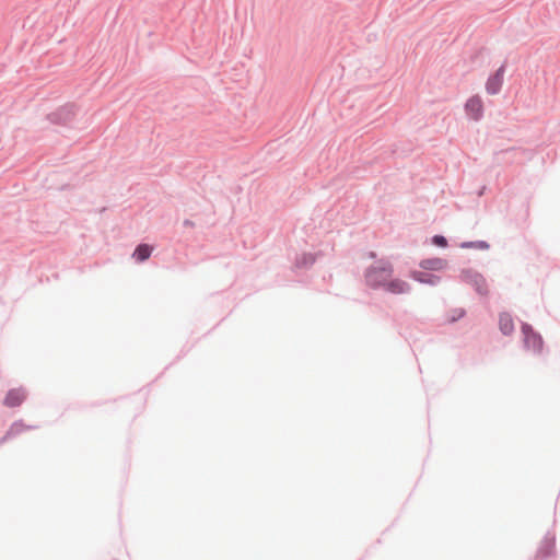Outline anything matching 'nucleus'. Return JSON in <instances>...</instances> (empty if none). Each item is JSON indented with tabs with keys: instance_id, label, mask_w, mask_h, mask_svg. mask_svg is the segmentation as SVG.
Returning <instances> with one entry per match:
<instances>
[{
	"instance_id": "nucleus-1",
	"label": "nucleus",
	"mask_w": 560,
	"mask_h": 560,
	"mask_svg": "<svg viewBox=\"0 0 560 560\" xmlns=\"http://www.w3.org/2000/svg\"><path fill=\"white\" fill-rule=\"evenodd\" d=\"M393 268L388 262H380L371 267L366 275V283L372 288L384 287L386 281L392 278Z\"/></svg>"
},
{
	"instance_id": "nucleus-2",
	"label": "nucleus",
	"mask_w": 560,
	"mask_h": 560,
	"mask_svg": "<svg viewBox=\"0 0 560 560\" xmlns=\"http://www.w3.org/2000/svg\"><path fill=\"white\" fill-rule=\"evenodd\" d=\"M466 115L477 121L483 116V102L479 95L470 96L465 103Z\"/></svg>"
},
{
	"instance_id": "nucleus-3",
	"label": "nucleus",
	"mask_w": 560,
	"mask_h": 560,
	"mask_svg": "<svg viewBox=\"0 0 560 560\" xmlns=\"http://www.w3.org/2000/svg\"><path fill=\"white\" fill-rule=\"evenodd\" d=\"M505 67L501 66L494 73L489 75L486 82V91L490 95H495L501 91L504 81Z\"/></svg>"
},
{
	"instance_id": "nucleus-4",
	"label": "nucleus",
	"mask_w": 560,
	"mask_h": 560,
	"mask_svg": "<svg viewBox=\"0 0 560 560\" xmlns=\"http://www.w3.org/2000/svg\"><path fill=\"white\" fill-rule=\"evenodd\" d=\"M522 332L524 335L525 347L533 351H540L542 348L541 337L533 330L529 325L522 326Z\"/></svg>"
},
{
	"instance_id": "nucleus-5",
	"label": "nucleus",
	"mask_w": 560,
	"mask_h": 560,
	"mask_svg": "<svg viewBox=\"0 0 560 560\" xmlns=\"http://www.w3.org/2000/svg\"><path fill=\"white\" fill-rule=\"evenodd\" d=\"M464 279L471 283L480 294L489 293L487 281L480 273L467 270L464 272Z\"/></svg>"
},
{
	"instance_id": "nucleus-6",
	"label": "nucleus",
	"mask_w": 560,
	"mask_h": 560,
	"mask_svg": "<svg viewBox=\"0 0 560 560\" xmlns=\"http://www.w3.org/2000/svg\"><path fill=\"white\" fill-rule=\"evenodd\" d=\"M26 398V395L21 388H13L8 392L3 404L10 408L20 406Z\"/></svg>"
},
{
	"instance_id": "nucleus-7",
	"label": "nucleus",
	"mask_w": 560,
	"mask_h": 560,
	"mask_svg": "<svg viewBox=\"0 0 560 560\" xmlns=\"http://www.w3.org/2000/svg\"><path fill=\"white\" fill-rule=\"evenodd\" d=\"M420 267L424 271H427V270L441 271L447 267V260L440 258V257L428 258V259H423L420 262Z\"/></svg>"
},
{
	"instance_id": "nucleus-8",
	"label": "nucleus",
	"mask_w": 560,
	"mask_h": 560,
	"mask_svg": "<svg viewBox=\"0 0 560 560\" xmlns=\"http://www.w3.org/2000/svg\"><path fill=\"white\" fill-rule=\"evenodd\" d=\"M411 277L420 283H425V284H431V285H435L440 282V277H438L435 275L428 273L424 270H415L411 272Z\"/></svg>"
},
{
	"instance_id": "nucleus-9",
	"label": "nucleus",
	"mask_w": 560,
	"mask_h": 560,
	"mask_svg": "<svg viewBox=\"0 0 560 560\" xmlns=\"http://www.w3.org/2000/svg\"><path fill=\"white\" fill-rule=\"evenodd\" d=\"M384 288L395 294L405 293L409 290V285L407 282L399 280V279H389L386 281V284Z\"/></svg>"
},
{
	"instance_id": "nucleus-10",
	"label": "nucleus",
	"mask_w": 560,
	"mask_h": 560,
	"mask_svg": "<svg viewBox=\"0 0 560 560\" xmlns=\"http://www.w3.org/2000/svg\"><path fill=\"white\" fill-rule=\"evenodd\" d=\"M499 327L504 335H510L514 330L512 316L508 313H501L499 316Z\"/></svg>"
},
{
	"instance_id": "nucleus-11",
	"label": "nucleus",
	"mask_w": 560,
	"mask_h": 560,
	"mask_svg": "<svg viewBox=\"0 0 560 560\" xmlns=\"http://www.w3.org/2000/svg\"><path fill=\"white\" fill-rule=\"evenodd\" d=\"M152 250H153L152 246H150L148 244H141V245L137 246L132 256L137 261L142 262L151 256Z\"/></svg>"
},
{
	"instance_id": "nucleus-12",
	"label": "nucleus",
	"mask_w": 560,
	"mask_h": 560,
	"mask_svg": "<svg viewBox=\"0 0 560 560\" xmlns=\"http://www.w3.org/2000/svg\"><path fill=\"white\" fill-rule=\"evenodd\" d=\"M26 429V427L21 423V422H15L13 423L10 429L8 430V432L5 433V435L3 436L2 439V442L20 434L21 432H23L24 430Z\"/></svg>"
},
{
	"instance_id": "nucleus-13",
	"label": "nucleus",
	"mask_w": 560,
	"mask_h": 560,
	"mask_svg": "<svg viewBox=\"0 0 560 560\" xmlns=\"http://www.w3.org/2000/svg\"><path fill=\"white\" fill-rule=\"evenodd\" d=\"M433 244L440 247H445L447 245V241L442 235H435L432 240Z\"/></svg>"
}]
</instances>
